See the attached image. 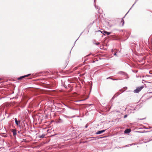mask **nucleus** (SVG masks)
<instances>
[{
	"mask_svg": "<svg viewBox=\"0 0 152 152\" xmlns=\"http://www.w3.org/2000/svg\"><path fill=\"white\" fill-rule=\"evenodd\" d=\"M138 0H135L134 3V4H133L132 5V7L130 8V10H131L132 8V7L134 6V5L138 1Z\"/></svg>",
	"mask_w": 152,
	"mask_h": 152,
	"instance_id": "nucleus-12",
	"label": "nucleus"
},
{
	"mask_svg": "<svg viewBox=\"0 0 152 152\" xmlns=\"http://www.w3.org/2000/svg\"><path fill=\"white\" fill-rule=\"evenodd\" d=\"M143 88V86L137 87L136 89L134 90V92L136 93H138Z\"/></svg>",
	"mask_w": 152,
	"mask_h": 152,
	"instance_id": "nucleus-1",
	"label": "nucleus"
},
{
	"mask_svg": "<svg viewBox=\"0 0 152 152\" xmlns=\"http://www.w3.org/2000/svg\"><path fill=\"white\" fill-rule=\"evenodd\" d=\"M118 74H122L125 75H127V74L125 73L124 72H119L118 73Z\"/></svg>",
	"mask_w": 152,
	"mask_h": 152,
	"instance_id": "nucleus-9",
	"label": "nucleus"
},
{
	"mask_svg": "<svg viewBox=\"0 0 152 152\" xmlns=\"http://www.w3.org/2000/svg\"><path fill=\"white\" fill-rule=\"evenodd\" d=\"M15 123L16 124L19 126V127L20 128H21V126L20 125V121H18L17 119L16 118H15Z\"/></svg>",
	"mask_w": 152,
	"mask_h": 152,
	"instance_id": "nucleus-3",
	"label": "nucleus"
},
{
	"mask_svg": "<svg viewBox=\"0 0 152 152\" xmlns=\"http://www.w3.org/2000/svg\"><path fill=\"white\" fill-rule=\"evenodd\" d=\"M77 39H77V40H76V41H75V42H76V41L77 40Z\"/></svg>",
	"mask_w": 152,
	"mask_h": 152,
	"instance_id": "nucleus-26",
	"label": "nucleus"
},
{
	"mask_svg": "<svg viewBox=\"0 0 152 152\" xmlns=\"http://www.w3.org/2000/svg\"><path fill=\"white\" fill-rule=\"evenodd\" d=\"M114 55H115V56H116L117 55L116 53H115L114 54Z\"/></svg>",
	"mask_w": 152,
	"mask_h": 152,
	"instance_id": "nucleus-23",
	"label": "nucleus"
},
{
	"mask_svg": "<svg viewBox=\"0 0 152 152\" xmlns=\"http://www.w3.org/2000/svg\"><path fill=\"white\" fill-rule=\"evenodd\" d=\"M13 133V135L14 136H15L16 134V131L15 129H13L12 131Z\"/></svg>",
	"mask_w": 152,
	"mask_h": 152,
	"instance_id": "nucleus-7",
	"label": "nucleus"
},
{
	"mask_svg": "<svg viewBox=\"0 0 152 152\" xmlns=\"http://www.w3.org/2000/svg\"><path fill=\"white\" fill-rule=\"evenodd\" d=\"M137 143H133L131 144L126 145V146L127 147V145L132 146V145H137Z\"/></svg>",
	"mask_w": 152,
	"mask_h": 152,
	"instance_id": "nucleus-10",
	"label": "nucleus"
},
{
	"mask_svg": "<svg viewBox=\"0 0 152 152\" xmlns=\"http://www.w3.org/2000/svg\"><path fill=\"white\" fill-rule=\"evenodd\" d=\"M130 113H133V112H130Z\"/></svg>",
	"mask_w": 152,
	"mask_h": 152,
	"instance_id": "nucleus-28",
	"label": "nucleus"
},
{
	"mask_svg": "<svg viewBox=\"0 0 152 152\" xmlns=\"http://www.w3.org/2000/svg\"><path fill=\"white\" fill-rule=\"evenodd\" d=\"M111 78H112L110 77H107V79H111Z\"/></svg>",
	"mask_w": 152,
	"mask_h": 152,
	"instance_id": "nucleus-20",
	"label": "nucleus"
},
{
	"mask_svg": "<svg viewBox=\"0 0 152 152\" xmlns=\"http://www.w3.org/2000/svg\"><path fill=\"white\" fill-rule=\"evenodd\" d=\"M131 131V130L129 129H126L124 131V133L126 134H128L130 133Z\"/></svg>",
	"mask_w": 152,
	"mask_h": 152,
	"instance_id": "nucleus-8",
	"label": "nucleus"
},
{
	"mask_svg": "<svg viewBox=\"0 0 152 152\" xmlns=\"http://www.w3.org/2000/svg\"><path fill=\"white\" fill-rule=\"evenodd\" d=\"M121 22H123V23L122 24V26H123L124 25V21L123 20H122L121 21Z\"/></svg>",
	"mask_w": 152,
	"mask_h": 152,
	"instance_id": "nucleus-14",
	"label": "nucleus"
},
{
	"mask_svg": "<svg viewBox=\"0 0 152 152\" xmlns=\"http://www.w3.org/2000/svg\"><path fill=\"white\" fill-rule=\"evenodd\" d=\"M94 5L96 9H98L99 10V7L98 6H96V4H95Z\"/></svg>",
	"mask_w": 152,
	"mask_h": 152,
	"instance_id": "nucleus-13",
	"label": "nucleus"
},
{
	"mask_svg": "<svg viewBox=\"0 0 152 152\" xmlns=\"http://www.w3.org/2000/svg\"><path fill=\"white\" fill-rule=\"evenodd\" d=\"M1 78H0V80H1Z\"/></svg>",
	"mask_w": 152,
	"mask_h": 152,
	"instance_id": "nucleus-30",
	"label": "nucleus"
},
{
	"mask_svg": "<svg viewBox=\"0 0 152 152\" xmlns=\"http://www.w3.org/2000/svg\"><path fill=\"white\" fill-rule=\"evenodd\" d=\"M31 75V74H28L26 75L21 76L20 77H18V80H21L23 79L25 77H28Z\"/></svg>",
	"mask_w": 152,
	"mask_h": 152,
	"instance_id": "nucleus-2",
	"label": "nucleus"
},
{
	"mask_svg": "<svg viewBox=\"0 0 152 152\" xmlns=\"http://www.w3.org/2000/svg\"><path fill=\"white\" fill-rule=\"evenodd\" d=\"M87 127H88V126L87 125H86L85 126V127L86 128H87Z\"/></svg>",
	"mask_w": 152,
	"mask_h": 152,
	"instance_id": "nucleus-24",
	"label": "nucleus"
},
{
	"mask_svg": "<svg viewBox=\"0 0 152 152\" xmlns=\"http://www.w3.org/2000/svg\"><path fill=\"white\" fill-rule=\"evenodd\" d=\"M96 0H94V2L95 3V1H96Z\"/></svg>",
	"mask_w": 152,
	"mask_h": 152,
	"instance_id": "nucleus-25",
	"label": "nucleus"
},
{
	"mask_svg": "<svg viewBox=\"0 0 152 152\" xmlns=\"http://www.w3.org/2000/svg\"><path fill=\"white\" fill-rule=\"evenodd\" d=\"M99 44V42H98V43H95V44L96 45H98Z\"/></svg>",
	"mask_w": 152,
	"mask_h": 152,
	"instance_id": "nucleus-18",
	"label": "nucleus"
},
{
	"mask_svg": "<svg viewBox=\"0 0 152 152\" xmlns=\"http://www.w3.org/2000/svg\"><path fill=\"white\" fill-rule=\"evenodd\" d=\"M65 118H69V117H68V116H66V115H65Z\"/></svg>",
	"mask_w": 152,
	"mask_h": 152,
	"instance_id": "nucleus-22",
	"label": "nucleus"
},
{
	"mask_svg": "<svg viewBox=\"0 0 152 152\" xmlns=\"http://www.w3.org/2000/svg\"><path fill=\"white\" fill-rule=\"evenodd\" d=\"M67 81H65V82H64V83H63V81L62 80V86H63L65 88H67V85H68L67 83H66Z\"/></svg>",
	"mask_w": 152,
	"mask_h": 152,
	"instance_id": "nucleus-5",
	"label": "nucleus"
},
{
	"mask_svg": "<svg viewBox=\"0 0 152 152\" xmlns=\"http://www.w3.org/2000/svg\"><path fill=\"white\" fill-rule=\"evenodd\" d=\"M106 130H102L99 131L98 132H97L96 133V134H100L104 132Z\"/></svg>",
	"mask_w": 152,
	"mask_h": 152,
	"instance_id": "nucleus-6",
	"label": "nucleus"
},
{
	"mask_svg": "<svg viewBox=\"0 0 152 152\" xmlns=\"http://www.w3.org/2000/svg\"><path fill=\"white\" fill-rule=\"evenodd\" d=\"M92 55V56H94V55L93 54H89V55H88V56L90 55Z\"/></svg>",
	"mask_w": 152,
	"mask_h": 152,
	"instance_id": "nucleus-19",
	"label": "nucleus"
},
{
	"mask_svg": "<svg viewBox=\"0 0 152 152\" xmlns=\"http://www.w3.org/2000/svg\"><path fill=\"white\" fill-rule=\"evenodd\" d=\"M45 135L44 134H42L41 135L39 136V137L40 138H42L44 137Z\"/></svg>",
	"mask_w": 152,
	"mask_h": 152,
	"instance_id": "nucleus-11",
	"label": "nucleus"
},
{
	"mask_svg": "<svg viewBox=\"0 0 152 152\" xmlns=\"http://www.w3.org/2000/svg\"><path fill=\"white\" fill-rule=\"evenodd\" d=\"M127 116V115H125L124 116V118H126Z\"/></svg>",
	"mask_w": 152,
	"mask_h": 152,
	"instance_id": "nucleus-16",
	"label": "nucleus"
},
{
	"mask_svg": "<svg viewBox=\"0 0 152 152\" xmlns=\"http://www.w3.org/2000/svg\"><path fill=\"white\" fill-rule=\"evenodd\" d=\"M130 10H130H129V11H128V12H127V13H128L129 12V10Z\"/></svg>",
	"mask_w": 152,
	"mask_h": 152,
	"instance_id": "nucleus-27",
	"label": "nucleus"
},
{
	"mask_svg": "<svg viewBox=\"0 0 152 152\" xmlns=\"http://www.w3.org/2000/svg\"><path fill=\"white\" fill-rule=\"evenodd\" d=\"M99 31L101 32L102 33L104 34H104H107V35H110L111 33L110 32H107V31H101L99 30Z\"/></svg>",
	"mask_w": 152,
	"mask_h": 152,
	"instance_id": "nucleus-4",
	"label": "nucleus"
},
{
	"mask_svg": "<svg viewBox=\"0 0 152 152\" xmlns=\"http://www.w3.org/2000/svg\"><path fill=\"white\" fill-rule=\"evenodd\" d=\"M114 96L111 99V100H113L114 99Z\"/></svg>",
	"mask_w": 152,
	"mask_h": 152,
	"instance_id": "nucleus-21",
	"label": "nucleus"
},
{
	"mask_svg": "<svg viewBox=\"0 0 152 152\" xmlns=\"http://www.w3.org/2000/svg\"><path fill=\"white\" fill-rule=\"evenodd\" d=\"M111 79L113 80H118V79H114L113 78H111Z\"/></svg>",
	"mask_w": 152,
	"mask_h": 152,
	"instance_id": "nucleus-15",
	"label": "nucleus"
},
{
	"mask_svg": "<svg viewBox=\"0 0 152 152\" xmlns=\"http://www.w3.org/2000/svg\"><path fill=\"white\" fill-rule=\"evenodd\" d=\"M129 146V145H127L126 147H127L128 146ZM125 147H126V146H125Z\"/></svg>",
	"mask_w": 152,
	"mask_h": 152,
	"instance_id": "nucleus-29",
	"label": "nucleus"
},
{
	"mask_svg": "<svg viewBox=\"0 0 152 152\" xmlns=\"http://www.w3.org/2000/svg\"><path fill=\"white\" fill-rule=\"evenodd\" d=\"M64 104V105L65 106H66V107H68V108H70V107H69L68 106H67V105H66V104Z\"/></svg>",
	"mask_w": 152,
	"mask_h": 152,
	"instance_id": "nucleus-17",
	"label": "nucleus"
}]
</instances>
